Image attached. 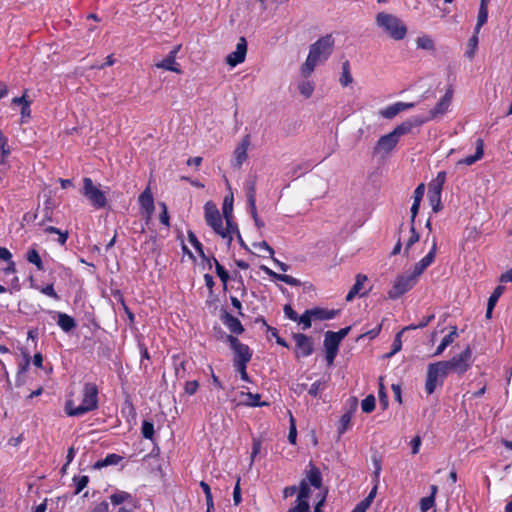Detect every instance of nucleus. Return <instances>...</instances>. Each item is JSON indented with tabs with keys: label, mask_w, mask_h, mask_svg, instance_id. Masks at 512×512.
<instances>
[{
	"label": "nucleus",
	"mask_w": 512,
	"mask_h": 512,
	"mask_svg": "<svg viewBox=\"0 0 512 512\" xmlns=\"http://www.w3.org/2000/svg\"><path fill=\"white\" fill-rule=\"evenodd\" d=\"M377 491V486L373 487L372 490L369 492L367 497H365L362 501H360L352 510V512H366L367 509L370 507L373 499L375 498Z\"/></svg>",
	"instance_id": "c756f323"
},
{
	"label": "nucleus",
	"mask_w": 512,
	"mask_h": 512,
	"mask_svg": "<svg viewBox=\"0 0 512 512\" xmlns=\"http://www.w3.org/2000/svg\"><path fill=\"white\" fill-rule=\"evenodd\" d=\"M428 198L433 212H439L442 209L441 195L428 194Z\"/></svg>",
	"instance_id": "13d9d810"
},
{
	"label": "nucleus",
	"mask_w": 512,
	"mask_h": 512,
	"mask_svg": "<svg viewBox=\"0 0 512 512\" xmlns=\"http://www.w3.org/2000/svg\"><path fill=\"white\" fill-rule=\"evenodd\" d=\"M348 402H349L350 408L347 412H345L341 416V418L339 420L338 427H337V432H338L339 436L344 434L350 427L352 415L358 407V400L356 397L349 398Z\"/></svg>",
	"instance_id": "2eb2a0df"
},
{
	"label": "nucleus",
	"mask_w": 512,
	"mask_h": 512,
	"mask_svg": "<svg viewBox=\"0 0 512 512\" xmlns=\"http://www.w3.org/2000/svg\"><path fill=\"white\" fill-rule=\"evenodd\" d=\"M376 24L382 28L394 40H402L407 34V27L395 15L380 12L376 15Z\"/></svg>",
	"instance_id": "7ed1b4c3"
},
{
	"label": "nucleus",
	"mask_w": 512,
	"mask_h": 512,
	"mask_svg": "<svg viewBox=\"0 0 512 512\" xmlns=\"http://www.w3.org/2000/svg\"><path fill=\"white\" fill-rule=\"evenodd\" d=\"M29 365L30 364L28 363V361H24V363L19 366V369L17 372V377H16V385L17 386H19L23 383L22 375L27 372Z\"/></svg>",
	"instance_id": "338daca9"
},
{
	"label": "nucleus",
	"mask_w": 512,
	"mask_h": 512,
	"mask_svg": "<svg viewBox=\"0 0 512 512\" xmlns=\"http://www.w3.org/2000/svg\"><path fill=\"white\" fill-rule=\"evenodd\" d=\"M415 106L414 103L396 102L379 111L380 116L385 119H393L400 112L409 110Z\"/></svg>",
	"instance_id": "f3484780"
},
{
	"label": "nucleus",
	"mask_w": 512,
	"mask_h": 512,
	"mask_svg": "<svg viewBox=\"0 0 512 512\" xmlns=\"http://www.w3.org/2000/svg\"><path fill=\"white\" fill-rule=\"evenodd\" d=\"M26 259L29 263L34 264L38 270H43V262L41 260V257L38 253V251L35 248H31L28 250Z\"/></svg>",
	"instance_id": "58836bf2"
},
{
	"label": "nucleus",
	"mask_w": 512,
	"mask_h": 512,
	"mask_svg": "<svg viewBox=\"0 0 512 512\" xmlns=\"http://www.w3.org/2000/svg\"><path fill=\"white\" fill-rule=\"evenodd\" d=\"M438 385H440V376L437 374L436 369L428 365L425 383V390L427 394H433Z\"/></svg>",
	"instance_id": "412c9836"
},
{
	"label": "nucleus",
	"mask_w": 512,
	"mask_h": 512,
	"mask_svg": "<svg viewBox=\"0 0 512 512\" xmlns=\"http://www.w3.org/2000/svg\"><path fill=\"white\" fill-rule=\"evenodd\" d=\"M122 459H123L122 456L115 454V453H111V454H108L104 459L98 460L93 465V468L101 469L103 467H107L110 465H117Z\"/></svg>",
	"instance_id": "c85d7f7f"
},
{
	"label": "nucleus",
	"mask_w": 512,
	"mask_h": 512,
	"mask_svg": "<svg viewBox=\"0 0 512 512\" xmlns=\"http://www.w3.org/2000/svg\"><path fill=\"white\" fill-rule=\"evenodd\" d=\"M376 399L373 394L366 396L361 402V409L364 413H371L375 409Z\"/></svg>",
	"instance_id": "37998d69"
},
{
	"label": "nucleus",
	"mask_w": 512,
	"mask_h": 512,
	"mask_svg": "<svg viewBox=\"0 0 512 512\" xmlns=\"http://www.w3.org/2000/svg\"><path fill=\"white\" fill-rule=\"evenodd\" d=\"M204 211L207 225H209L216 234L225 239L227 233L224 232L222 218L217 206L212 201H208L204 205Z\"/></svg>",
	"instance_id": "423d86ee"
},
{
	"label": "nucleus",
	"mask_w": 512,
	"mask_h": 512,
	"mask_svg": "<svg viewBox=\"0 0 512 512\" xmlns=\"http://www.w3.org/2000/svg\"><path fill=\"white\" fill-rule=\"evenodd\" d=\"M129 499H131V494L124 492V491L114 493L110 496V500H111L112 504H114V505H119Z\"/></svg>",
	"instance_id": "864d4df0"
},
{
	"label": "nucleus",
	"mask_w": 512,
	"mask_h": 512,
	"mask_svg": "<svg viewBox=\"0 0 512 512\" xmlns=\"http://www.w3.org/2000/svg\"><path fill=\"white\" fill-rule=\"evenodd\" d=\"M452 100V91L448 90L445 95L439 100V102L435 105L433 109L430 110L429 115L427 117H423V119H427V122L433 119H436L440 116H443Z\"/></svg>",
	"instance_id": "ddd939ff"
},
{
	"label": "nucleus",
	"mask_w": 512,
	"mask_h": 512,
	"mask_svg": "<svg viewBox=\"0 0 512 512\" xmlns=\"http://www.w3.org/2000/svg\"><path fill=\"white\" fill-rule=\"evenodd\" d=\"M417 47L425 50H434V41L429 36L418 37L416 41Z\"/></svg>",
	"instance_id": "3c124183"
},
{
	"label": "nucleus",
	"mask_w": 512,
	"mask_h": 512,
	"mask_svg": "<svg viewBox=\"0 0 512 512\" xmlns=\"http://www.w3.org/2000/svg\"><path fill=\"white\" fill-rule=\"evenodd\" d=\"M250 144V136L246 135L234 151L233 166L240 168L247 159V149Z\"/></svg>",
	"instance_id": "6ab92c4d"
},
{
	"label": "nucleus",
	"mask_w": 512,
	"mask_h": 512,
	"mask_svg": "<svg viewBox=\"0 0 512 512\" xmlns=\"http://www.w3.org/2000/svg\"><path fill=\"white\" fill-rule=\"evenodd\" d=\"M53 209H54V202L51 197H47V199L44 201V208H43L44 217L41 220V222H39L40 226L44 225L45 222H53V218H52Z\"/></svg>",
	"instance_id": "2f4dec72"
},
{
	"label": "nucleus",
	"mask_w": 512,
	"mask_h": 512,
	"mask_svg": "<svg viewBox=\"0 0 512 512\" xmlns=\"http://www.w3.org/2000/svg\"><path fill=\"white\" fill-rule=\"evenodd\" d=\"M416 283L417 279L411 274L398 276L393 287L388 292L389 298H399L401 295L412 289Z\"/></svg>",
	"instance_id": "0eeeda50"
},
{
	"label": "nucleus",
	"mask_w": 512,
	"mask_h": 512,
	"mask_svg": "<svg viewBox=\"0 0 512 512\" xmlns=\"http://www.w3.org/2000/svg\"><path fill=\"white\" fill-rule=\"evenodd\" d=\"M410 232H411V236L410 238L408 239L407 243H406V246H405V250H404V255H408L409 253V250L410 248L416 243L419 241V233L416 231V228H415V225H411L410 227Z\"/></svg>",
	"instance_id": "09e8293b"
},
{
	"label": "nucleus",
	"mask_w": 512,
	"mask_h": 512,
	"mask_svg": "<svg viewBox=\"0 0 512 512\" xmlns=\"http://www.w3.org/2000/svg\"><path fill=\"white\" fill-rule=\"evenodd\" d=\"M242 395L247 397V401L245 402V404L248 405V406L262 407V406H267L268 405L267 402H260V397L261 396L258 393L253 394V393H250V392H247V393H243L242 392Z\"/></svg>",
	"instance_id": "ea45409f"
},
{
	"label": "nucleus",
	"mask_w": 512,
	"mask_h": 512,
	"mask_svg": "<svg viewBox=\"0 0 512 512\" xmlns=\"http://www.w3.org/2000/svg\"><path fill=\"white\" fill-rule=\"evenodd\" d=\"M98 407V388L94 383H85L83 387V398L80 405L75 406L73 400H68L65 411L69 416H81L93 411Z\"/></svg>",
	"instance_id": "f03ea898"
},
{
	"label": "nucleus",
	"mask_w": 512,
	"mask_h": 512,
	"mask_svg": "<svg viewBox=\"0 0 512 512\" xmlns=\"http://www.w3.org/2000/svg\"><path fill=\"white\" fill-rule=\"evenodd\" d=\"M211 261L215 264L216 274L220 278V280L223 283V289H227V282L229 280V274L226 271V269L218 262V260L215 257H212Z\"/></svg>",
	"instance_id": "e433bc0d"
},
{
	"label": "nucleus",
	"mask_w": 512,
	"mask_h": 512,
	"mask_svg": "<svg viewBox=\"0 0 512 512\" xmlns=\"http://www.w3.org/2000/svg\"><path fill=\"white\" fill-rule=\"evenodd\" d=\"M488 19V8L487 4H480L478 17H477V23L475 26V32L476 34L479 33L481 27L487 22Z\"/></svg>",
	"instance_id": "c9c22d12"
},
{
	"label": "nucleus",
	"mask_w": 512,
	"mask_h": 512,
	"mask_svg": "<svg viewBox=\"0 0 512 512\" xmlns=\"http://www.w3.org/2000/svg\"><path fill=\"white\" fill-rule=\"evenodd\" d=\"M224 219L227 226L226 229H224V232L227 233L225 239H228V242L230 243L233 240L232 234H238L240 231L238 229L237 223H235L233 220V216Z\"/></svg>",
	"instance_id": "4c0bfd02"
},
{
	"label": "nucleus",
	"mask_w": 512,
	"mask_h": 512,
	"mask_svg": "<svg viewBox=\"0 0 512 512\" xmlns=\"http://www.w3.org/2000/svg\"><path fill=\"white\" fill-rule=\"evenodd\" d=\"M141 433L145 439L153 440V436H154L153 423L148 420H144L142 422Z\"/></svg>",
	"instance_id": "de8ad7c7"
},
{
	"label": "nucleus",
	"mask_w": 512,
	"mask_h": 512,
	"mask_svg": "<svg viewBox=\"0 0 512 512\" xmlns=\"http://www.w3.org/2000/svg\"><path fill=\"white\" fill-rule=\"evenodd\" d=\"M256 182V175H249L247 180L245 181L244 188L246 192L247 201L256 200Z\"/></svg>",
	"instance_id": "7c9ffc66"
},
{
	"label": "nucleus",
	"mask_w": 512,
	"mask_h": 512,
	"mask_svg": "<svg viewBox=\"0 0 512 512\" xmlns=\"http://www.w3.org/2000/svg\"><path fill=\"white\" fill-rule=\"evenodd\" d=\"M305 480L308 482L309 485L313 486L314 488H321L322 486V474L318 467L310 463V469L306 472V478Z\"/></svg>",
	"instance_id": "5701e85b"
},
{
	"label": "nucleus",
	"mask_w": 512,
	"mask_h": 512,
	"mask_svg": "<svg viewBox=\"0 0 512 512\" xmlns=\"http://www.w3.org/2000/svg\"><path fill=\"white\" fill-rule=\"evenodd\" d=\"M334 43L332 34H327L310 45L307 59L300 69L304 77H309L318 63H322L330 57L333 52Z\"/></svg>",
	"instance_id": "f257e3e1"
},
{
	"label": "nucleus",
	"mask_w": 512,
	"mask_h": 512,
	"mask_svg": "<svg viewBox=\"0 0 512 512\" xmlns=\"http://www.w3.org/2000/svg\"><path fill=\"white\" fill-rule=\"evenodd\" d=\"M260 269L262 271H264L268 276H270L278 281L284 282L288 285H291V286H300L301 285L300 280H298L290 275L278 274L265 265L260 266Z\"/></svg>",
	"instance_id": "aec40b11"
},
{
	"label": "nucleus",
	"mask_w": 512,
	"mask_h": 512,
	"mask_svg": "<svg viewBox=\"0 0 512 512\" xmlns=\"http://www.w3.org/2000/svg\"><path fill=\"white\" fill-rule=\"evenodd\" d=\"M483 140L482 139H478L477 142H476V151H475V154L473 155H469L467 156L466 158L460 160L458 162V164H465V165H472L474 164L476 161H478L479 159L482 158L483 156V153H484V150H483Z\"/></svg>",
	"instance_id": "bb28decb"
},
{
	"label": "nucleus",
	"mask_w": 512,
	"mask_h": 512,
	"mask_svg": "<svg viewBox=\"0 0 512 512\" xmlns=\"http://www.w3.org/2000/svg\"><path fill=\"white\" fill-rule=\"evenodd\" d=\"M188 240L189 242L194 246V248L196 249V251L198 252L199 256L201 257V259L205 262L208 263V267L209 269H211L212 267V262H211V259L209 257L206 256V254L204 253V250H203V245L201 244V242L197 239L196 235L194 234V232H192L191 230L188 231Z\"/></svg>",
	"instance_id": "393cba45"
},
{
	"label": "nucleus",
	"mask_w": 512,
	"mask_h": 512,
	"mask_svg": "<svg viewBox=\"0 0 512 512\" xmlns=\"http://www.w3.org/2000/svg\"><path fill=\"white\" fill-rule=\"evenodd\" d=\"M222 213L224 218H229L233 216V194L225 196L223 205H222Z\"/></svg>",
	"instance_id": "79ce46f5"
},
{
	"label": "nucleus",
	"mask_w": 512,
	"mask_h": 512,
	"mask_svg": "<svg viewBox=\"0 0 512 512\" xmlns=\"http://www.w3.org/2000/svg\"><path fill=\"white\" fill-rule=\"evenodd\" d=\"M378 394H379L380 405L382 406V409L385 410L388 407L389 401H388V396L385 392V387L381 382H380Z\"/></svg>",
	"instance_id": "0e129e2a"
},
{
	"label": "nucleus",
	"mask_w": 512,
	"mask_h": 512,
	"mask_svg": "<svg viewBox=\"0 0 512 512\" xmlns=\"http://www.w3.org/2000/svg\"><path fill=\"white\" fill-rule=\"evenodd\" d=\"M472 351L469 346L465 348L459 355L449 360L453 372L464 374L470 367Z\"/></svg>",
	"instance_id": "1a4fd4ad"
},
{
	"label": "nucleus",
	"mask_w": 512,
	"mask_h": 512,
	"mask_svg": "<svg viewBox=\"0 0 512 512\" xmlns=\"http://www.w3.org/2000/svg\"><path fill=\"white\" fill-rule=\"evenodd\" d=\"M432 368L437 370V374L440 376V386L443 385L444 379L446 376L453 372V369L450 365L449 360L448 361H439L436 363H430L429 364Z\"/></svg>",
	"instance_id": "a878e982"
},
{
	"label": "nucleus",
	"mask_w": 512,
	"mask_h": 512,
	"mask_svg": "<svg viewBox=\"0 0 512 512\" xmlns=\"http://www.w3.org/2000/svg\"><path fill=\"white\" fill-rule=\"evenodd\" d=\"M311 313V309H308L301 316H298L297 322L299 324H302L303 330L309 329L312 325L313 315Z\"/></svg>",
	"instance_id": "a18cd8bd"
},
{
	"label": "nucleus",
	"mask_w": 512,
	"mask_h": 512,
	"mask_svg": "<svg viewBox=\"0 0 512 512\" xmlns=\"http://www.w3.org/2000/svg\"><path fill=\"white\" fill-rule=\"evenodd\" d=\"M298 89L305 98H309L314 91V84L311 81H302L298 84Z\"/></svg>",
	"instance_id": "49530a36"
},
{
	"label": "nucleus",
	"mask_w": 512,
	"mask_h": 512,
	"mask_svg": "<svg viewBox=\"0 0 512 512\" xmlns=\"http://www.w3.org/2000/svg\"><path fill=\"white\" fill-rule=\"evenodd\" d=\"M324 388H325V381L318 380L311 385V387L308 390V393L312 397H318L320 391L324 390Z\"/></svg>",
	"instance_id": "bf43d9fd"
},
{
	"label": "nucleus",
	"mask_w": 512,
	"mask_h": 512,
	"mask_svg": "<svg viewBox=\"0 0 512 512\" xmlns=\"http://www.w3.org/2000/svg\"><path fill=\"white\" fill-rule=\"evenodd\" d=\"M478 34L474 31V34L471 36V38L468 41V49L465 52V56L469 59H472L475 56V52L478 46Z\"/></svg>",
	"instance_id": "c03bdc74"
},
{
	"label": "nucleus",
	"mask_w": 512,
	"mask_h": 512,
	"mask_svg": "<svg viewBox=\"0 0 512 512\" xmlns=\"http://www.w3.org/2000/svg\"><path fill=\"white\" fill-rule=\"evenodd\" d=\"M57 316H58L57 324L60 326V328L64 332L68 333V332L72 331L74 328H76L77 323L73 317L69 316L66 313H61V312H59Z\"/></svg>",
	"instance_id": "b1692460"
},
{
	"label": "nucleus",
	"mask_w": 512,
	"mask_h": 512,
	"mask_svg": "<svg viewBox=\"0 0 512 512\" xmlns=\"http://www.w3.org/2000/svg\"><path fill=\"white\" fill-rule=\"evenodd\" d=\"M426 122L427 119H423V117L412 116L409 119L402 122L401 124H399L398 126H396L391 132L399 140L401 136L410 133L414 127H420Z\"/></svg>",
	"instance_id": "9d476101"
},
{
	"label": "nucleus",
	"mask_w": 512,
	"mask_h": 512,
	"mask_svg": "<svg viewBox=\"0 0 512 512\" xmlns=\"http://www.w3.org/2000/svg\"><path fill=\"white\" fill-rule=\"evenodd\" d=\"M83 195L90 201L93 207L100 209L107 204V199L103 191L98 189L91 178L83 179Z\"/></svg>",
	"instance_id": "20e7f679"
},
{
	"label": "nucleus",
	"mask_w": 512,
	"mask_h": 512,
	"mask_svg": "<svg viewBox=\"0 0 512 512\" xmlns=\"http://www.w3.org/2000/svg\"><path fill=\"white\" fill-rule=\"evenodd\" d=\"M226 341L229 343L230 348L234 351L233 365L248 364L252 358V351L248 345L243 344L239 339L233 335H227Z\"/></svg>",
	"instance_id": "39448f33"
},
{
	"label": "nucleus",
	"mask_w": 512,
	"mask_h": 512,
	"mask_svg": "<svg viewBox=\"0 0 512 512\" xmlns=\"http://www.w3.org/2000/svg\"><path fill=\"white\" fill-rule=\"evenodd\" d=\"M367 279V276L364 274L356 275L355 283L348 292L346 296V301H352L356 295H359L360 297H364L366 295V292L360 293V291L362 290L363 285L367 281Z\"/></svg>",
	"instance_id": "4be33fe9"
},
{
	"label": "nucleus",
	"mask_w": 512,
	"mask_h": 512,
	"mask_svg": "<svg viewBox=\"0 0 512 512\" xmlns=\"http://www.w3.org/2000/svg\"><path fill=\"white\" fill-rule=\"evenodd\" d=\"M435 504V499L433 498V495H429L427 497H424L420 501V508L422 512H427L430 508H432Z\"/></svg>",
	"instance_id": "052dcab7"
},
{
	"label": "nucleus",
	"mask_w": 512,
	"mask_h": 512,
	"mask_svg": "<svg viewBox=\"0 0 512 512\" xmlns=\"http://www.w3.org/2000/svg\"><path fill=\"white\" fill-rule=\"evenodd\" d=\"M246 54H247V41L244 37H240V39L236 45V50L233 51L232 53H230L226 57V63L231 67H235L245 60Z\"/></svg>",
	"instance_id": "f8f14e48"
},
{
	"label": "nucleus",
	"mask_w": 512,
	"mask_h": 512,
	"mask_svg": "<svg viewBox=\"0 0 512 512\" xmlns=\"http://www.w3.org/2000/svg\"><path fill=\"white\" fill-rule=\"evenodd\" d=\"M292 337L295 341L294 354L296 358L312 355L314 352V342L310 336L303 333H294Z\"/></svg>",
	"instance_id": "6e6552de"
},
{
	"label": "nucleus",
	"mask_w": 512,
	"mask_h": 512,
	"mask_svg": "<svg viewBox=\"0 0 512 512\" xmlns=\"http://www.w3.org/2000/svg\"><path fill=\"white\" fill-rule=\"evenodd\" d=\"M310 494H311V490H310L309 484L305 479H303L299 485V492H298L297 498H298V500H301V499L307 500L310 497Z\"/></svg>",
	"instance_id": "603ef678"
},
{
	"label": "nucleus",
	"mask_w": 512,
	"mask_h": 512,
	"mask_svg": "<svg viewBox=\"0 0 512 512\" xmlns=\"http://www.w3.org/2000/svg\"><path fill=\"white\" fill-rule=\"evenodd\" d=\"M139 204L146 213V222L152 217L155 206L154 199L149 187H147L139 196Z\"/></svg>",
	"instance_id": "a211bd4d"
},
{
	"label": "nucleus",
	"mask_w": 512,
	"mask_h": 512,
	"mask_svg": "<svg viewBox=\"0 0 512 512\" xmlns=\"http://www.w3.org/2000/svg\"><path fill=\"white\" fill-rule=\"evenodd\" d=\"M342 86L346 87L353 82V77L350 73V63L348 60L342 63V73L339 79Z\"/></svg>",
	"instance_id": "f704fd0d"
},
{
	"label": "nucleus",
	"mask_w": 512,
	"mask_h": 512,
	"mask_svg": "<svg viewBox=\"0 0 512 512\" xmlns=\"http://www.w3.org/2000/svg\"><path fill=\"white\" fill-rule=\"evenodd\" d=\"M10 154V148L8 146V140L0 131V163L4 164L5 159Z\"/></svg>",
	"instance_id": "a19ab883"
},
{
	"label": "nucleus",
	"mask_w": 512,
	"mask_h": 512,
	"mask_svg": "<svg viewBox=\"0 0 512 512\" xmlns=\"http://www.w3.org/2000/svg\"><path fill=\"white\" fill-rule=\"evenodd\" d=\"M200 487L202 488L205 498H206V506L209 507V509H214V502H213V496L211 493V488L208 483L205 481L200 482Z\"/></svg>",
	"instance_id": "8fccbe9b"
},
{
	"label": "nucleus",
	"mask_w": 512,
	"mask_h": 512,
	"mask_svg": "<svg viewBox=\"0 0 512 512\" xmlns=\"http://www.w3.org/2000/svg\"><path fill=\"white\" fill-rule=\"evenodd\" d=\"M504 290H505V287L503 285L496 286V288L494 289V291L490 295V297L488 299V302H487L488 304H490V307L492 305L495 306L497 304V301L501 297V295L503 294Z\"/></svg>",
	"instance_id": "6e6d98bb"
},
{
	"label": "nucleus",
	"mask_w": 512,
	"mask_h": 512,
	"mask_svg": "<svg viewBox=\"0 0 512 512\" xmlns=\"http://www.w3.org/2000/svg\"><path fill=\"white\" fill-rule=\"evenodd\" d=\"M398 141L399 140L395 137V135L392 132H390L386 135H383L377 141L373 152H374V154H379V153L388 154L396 147Z\"/></svg>",
	"instance_id": "4468645a"
},
{
	"label": "nucleus",
	"mask_w": 512,
	"mask_h": 512,
	"mask_svg": "<svg viewBox=\"0 0 512 512\" xmlns=\"http://www.w3.org/2000/svg\"><path fill=\"white\" fill-rule=\"evenodd\" d=\"M340 341L332 335V331H327L324 335V348L325 350H339Z\"/></svg>",
	"instance_id": "473e14b6"
},
{
	"label": "nucleus",
	"mask_w": 512,
	"mask_h": 512,
	"mask_svg": "<svg viewBox=\"0 0 512 512\" xmlns=\"http://www.w3.org/2000/svg\"><path fill=\"white\" fill-rule=\"evenodd\" d=\"M73 481L76 485L75 494H79L87 486L89 477L86 475L74 476Z\"/></svg>",
	"instance_id": "5fc2aeb1"
},
{
	"label": "nucleus",
	"mask_w": 512,
	"mask_h": 512,
	"mask_svg": "<svg viewBox=\"0 0 512 512\" xmlns=\"http://www.w3.org/2000/svg\"><path fill=\"white\" fill-rule=\"evenodd\" d=\"M382 329V323L376 326L374 329L366 331L365 333L358 336L357 341L364 337H369L370 339H374L377 337Z\"/></svg>",
	"instance_id": "69168bd1"
},
{
	"label": "nucleus",
	"mask_w": 512,
	"mask_h": 512,
	"mask_svg": "<svg viewBox=\"0 0 512 512\" xmlns=\"http://www.w3.org/2000/svg\"><path fill=\"white\" fill-rule=\"evenodd\" d=\"M296 438H297V430H296V424L293 416L290 414V428L288 433V441L291 444H296Z\"/></svg>",
	"instance_id": "680f3d73"
},
{
	"label": "nucleus",
	"mask_w": 512,
	"mask_h": 512,
	"mask_svg": "<svg viewBox=\"0 0 512 512\" xmlns=\"http://www.w3.org/2000/svg\"><path fill=\"white\" fill-rule=\"evenodd\" d=\"M311 312L315 320H330L338 314L339 310H328L325 308L315 307L311 309Z\"/></svg>",
	"instance_id": "cd10ccee"
},
{
	"label": "nucleus",
	"mask_w": 512,
	"mask_h": 512,
	"mask_svg": "<svg viewBox=\"0 0 512 512\" xmlns=\"http://www.w3.org/2000/svg\"><path fill=\"white\" fill-rule=\"evenodd\" d=\"M234 367H235L236 371L240 374V377L243 381L251 382L250 377L246 371L247 364H237V365H234Z\"/></svg>",
	"instance_id": "774afa93"
},
{
	"label": "nucleus",
	"mask_w": 512,
	"mask_h": 512,
	"mask_svg": "<svg viewBox=\"0 0 512 512\" xmlns=\"http://www.w3.org/2000/svg\"><path fill=\"white\" fill-rule=\"evenodd\" d=\"M220 319L223 324L230 330L231 333L240 335L244 332V327L239 321V319L228 311L222 309L220 314Z\"/></svg>",
	"instance_id": "dca6fc26"
},
{
	"label": "nucleus",
	"mask_w": 512,
	"mask_h": 512,
	"mask_svg": "<svg viewBox=\"0 0 512 512\" xmlns=\"http://www.w3.org/2000/svg\"><path fill=\"white\" fill-rule=\"evenodd\" d=\"M157 68L165 69L180 74L182 71L176 61L165 57L162 61L155 64Z\"/></svg>",
	"instance_id": "72a5a7b5"
},
{
	"label": "nucleus",
	"mask_w": 512,
	"mask_h": 512,
	"mask_svg": "<svg viewBox=\"0 0 512 512\" xmlns=\"http://www.w3.org/2000/svg\"><path fill=\"white\" fill-rule=\"evenodd\" d=\"M267 331L271 333V336H273L276 339V343L280 346L289 348L288 343L285 341L284 338L280 337L278 334V330L274 327L267 326Z\"/></svg>",
	"instance_id": "e2e57ef3"
},
{
	"label": "nucleus",
	"mask_w": 512,
	"mask_h": 512,
	"mask_svg": "<svg viewBox=\"0 0 512 512\" xmlns=\"http://www.w3.org/2000/svg\"><path fill=\"white\" fill-rule=\"evenodd\" d=\"M310 506L307 500H296V505L288 510V512H309Z\"/></svg>",
	"instance_id": "4d7b16f0"
},
{
	"label": "nucleus",
	"mask_w": 512,
	"mask_h": 512,
	"mask_svg": "<svg viewBox=\"0 0 512 512\" xmlns=\"http://www.w3.org/2000/svg\"><path fill=\"white\" fill-rule=\"evenodd\" d=\"M437 252V239L433 237V247H431L429 253L422 258L419 262H417L413 266V271L411 275H413L416 279L434 262L435 256Z\"/></svg>",
	"instance_id": "9b49d317"
}]
</instances>
